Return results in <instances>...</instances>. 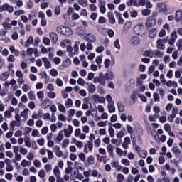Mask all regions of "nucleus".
<instances>
[{"label": "nucleus", "instance_id": "nucleus-12", "mask_svg": "<svg viewBox=\"0 0 182 182\" xmlns=\"http://www.w3.org/2000/svg\"><path fill=\"white\" fill-rule=\"evenodd\" d=\"M175 19L176 22H180L182 19V10H178L176 12Z\"/></svg>", "mask_w": 182, "mask_h": 182}, {"label": "nucleus", "instance_id": "nucleus-8", "mask_svg": "<svg viewBox=\"0 0 182 182\" xmlns=\"http://www.w3.org/2000/svg\"><path fill=\"white\" fill-rule=\"evenodd\" d=\"M116 18L118 19L119 25H123L124 23V19L122 17V13L119 11H115Z\"/></svg>", "mask_w": 182, "mask_h": 182}, {"label": "nucleus", "instance_id": "nucleus-49", "mask_svg": "<svg viewBox=\"0 0 182 182\" xmlns=\"http://www.w3.org/2000/svg\"><path fill=\"white\" fill-rule=\"evenodd\" d=\"M37 97L38 99H43L45 97V94L43 93V91H39L37 92Z\"/></svg>", "mask_w": 182, "mask_h": 182}, {"label": "nucleus", "instance_id": "nucleus-26", "mask_svg": "<svg viewBox=\"0 0 182 182\" xmlns=\"http://www.w3.org/2000/svg\"><path fill=\"white\" fill-rule=\"evenodd\" d=\"M28 95L30 100H36V95L34 91H30Z\"/></svg>", "mask_w": 182, "mask_h": 182}, {"label": "nucleus", "instance_id": "nucleus-31", "mask_svg": "<svg viewBox=\"0 0 182 182\" xmlns=\"http://www.w3.org/2000/svg\"><path fill=\"white\" fill-rule=\"evenodd\" d=\"M54 175L55 177H59L60 176V171L59 170V167L55 166L54 170H53Z\"/></svg>", "mask_w": 182, "mask_h": 182}, {"label": "nucleus", "instance_id": "nucleus-44", "mask_svg": "<svg viewBox=\"0 0 182 182\" xmlns=\"http://www.w3.org/2000/svg\"><path fill=\"white\" fill-rule=\"evenodd\" d=\"M87 147L90 151H92V150H93V141H87Z\"/></svg>", "mask_w": 182, "mask_h": 182}, {"label": "nucleus", "instance_id": "nucleus-64", "mask_svg": "<svg viewBox=\"0 0 182 182\" xmlns=\"http://www.w3.org/2000/svg\"><path fill=\"white\" fill-rule=\"evenodd\" d=\"M27 55L28 56H31V55H32V53H33V48L29 47L27 48Z\"/></svg>", "mask_w": 182, "mask_h": 182}, {"label": "nucleus", "instance_id": "nucleus-4", "mask_svg": "<svg viewBox=\"0 0 182 182\" xmlns=\"http://www.w3.org/2000/svg\"><path fill=\"white\" fill-rule=\"evenodd\" d=\"M158 8L159 9V12H163V14H167V12H168V10H167V6L165 3L158 4Z\"/></svg>", "mask_w": 182, "mask_h": 182}, {"label": "nucleus", "instance_id": "nucleus-3", "mask_svg": "<svg viewBox=\"0 0 182 182\" xmlns=\"http://www.w3.org/2000/svg\"><path fill=\"white\" fill-rule=\"evenodd\" d=\"M83 39H85V41H87V42H89L90 43L96 42L97 41L96 36H95V35L92 33L85 34V36L83 37Z\"/></svg>", "mask_w": 182, "mask_h": 182}, {"label": "nucleus", "instance_id": "nucleus-56", "mask_svg": "<svg viewBox=\"0 0 182 182\" xmlns=\"http://www.w3.org/2000/svg\"><path fill=\"white\" fill-rule=\"evenodd\" d=\"M114 48H116L117 49H120V41H119V39H117L114 43Z\"/></svg>", "mask_w": 182, "mask_h": 182}, {"label": "nucleus", "instance_id": "nucleus-9", "mask_svg": "<svg viewBox=\"0 0 182 182\" xmlns=\"http://www.w3.org/2000/svg\"><path fill=\"white\" fill-rule=\"evenodd\" d=\"M100 12L101 14H105L106 13V1H100Z\"/></svg>", "mask_w": 182, "mask_h": 182}, {"label": "nucleus", "instance_id": "nucleus-5", "mask_svg": "<svg viewBox=\"0 0 182 182\" xmlns=\"http://www.w3.org/2000/svg\"><path fill=\"white\" fill-rule=\"evenodd\" d=\"M167 42V40L164 39H161V38H159L157 40V46H156V48H158V49H161V50H164V42Z\"/></svg>", "mask_w": 182, "mask_h": 182}, {"label": "nucleus", "instance_id": "nucleus-1", "mask_svg": "<svg viewBox=\"0 0 182 182\" xmlns=\"http://www.w3.org/2000/svg\"><path fill=\"white\" fill-rule=\"evenodd\" d=\"M157 16V12H154L152 16H150L147 18L146 22L145 23V26L147 31H150L151 28H154L156 26V23H157V19L156 17Z\"/></svg>", "mask_w": 182, "mask_h": 182}, {"label": "nucleus", "instance_id": "nucleus-30", "mask_svg": "<svg viewBox=\"0 0 182 182\" xmlns=\"http://www.w3.org/2000/svg\"><path fill=\"white\" fill-rule=\"evenodd\" d=\"M56 31L57 32H58V33H61V35H63V33H65V26H58L57 27Z\"/></svg>", "mask_w": 182, "mask_h": 182}, {"label": "nucleus", "instance_id": "nucleus-14", "mask_svg": "<svg viewBox=\"0 0 182 182\" xmlns=\"http://www.w3.org/2000/svg\"><path fill=\"white\" fill-rule=\"evenodd\" d=\"M73 33V31H72V29H70V28L65 26L64 33H63L65 36H71Z\"/></svg>", "mask_w": 182, "mask_h": 182}, {"label": "nucleus", "instance_id": "nucleus-54", "mask_svg": "<svg viewBox=\"0 0 182 182\" xmlns=\"http://www.w3.org/2000/svg\"><path fill=\"white\" fill-rule=\"evenodd\" d=\"M28 112H29V109L28 108H26L23 111L21 112V114L22 117H26L28 116Z\"/></svg>", "mask_w": 182, "mask_h": 182}, {"label": "nucleus", "instance_id": "nucleus-50", "mask_svg": "<svg viewBox=\"0 0 182 182\" xmlns=\"http://www.w3.org/2000/svg\"><path fill=\"white\" fill-rule=\"evenodd\" d=\"M162 152H160V156H166V154L167 153V148L166 146H162L161 148Z\"/></svg>", "mask_w": 182, "mask_h": 182}, {"label": "nucleus", "instance_id": "nucleus-63", "mask_svg": "<svg viewBox=\"0 0 182 182\" xmlns=\"http://www.w3.org/2000/svg\"><path fill=\"white\" fill-rule=\"evenodd\" d=\"M37 143L39 146H43V144H45V139L43 138H41L37 140Z\"/></svg>", "mask_w": 182, "mask_h": 182}, {"label": "nucleus", "instance_id": "nucleus-42", "mask_svg": "<svg viewBox=\"0 0 182 182\" xmlns=\"http://www.w3.org/2000/svg\"><path fill=\"white\" fill-rule=\"evenodd\" d=\"M106 99H107V101L108 102V105L114 103V102H113V98L112 97V95H107L106 97Z\"/></svg>", "mask_w": 182, "mask_h": 182}, {"label": "nucleus", "instance_id": "nucleus-21", "mask_svg": "<svg viewBox=\"0 0 182 182\" xmlns=\"http://www.w3.org/2000/svg\"><path fill=\"white\" fill-rule=\"evenodd\" d=\"M132 43L134 46L139 45V43H140V38L139 37H137V36L132 37Z\"/></svg>", "mask_w": 182, "mask_h": 182}, {"label": "nucleus", "instance_id": "nucleus-45", "mask_svg": "<svg viewBox=\"0 0 182 182\" xmlns=\"http://www.w3.org/2000/svg\"><path fill=\"white\" fill-rule=\"evenodd\" d=\"M164 129L165 132H171V126L169 124H165Z\"/></svg>", "mask_w": 182, "mask_h": 182}, {"label": "nucleus", "instance_id": "nucleus-25", "mask_svg": "<svg viewBox=\"0 0 182 182\" xmlns=\"http://www.w3.org/2000/svg\"><path fill=\"white\" fill-rule=\"evenodd\" d=\"M88 92H90V93H95V92H96V85H95V84H90L88 86Z\"/></svg>", "mask_w": 182, "mask_h": 182}, {"label": "nucleus", "instance_id": "nucleus-60", "mask_svg": "<svg viewBox=\"0 0 182 182\" xmlns=\"http://www.w3.org/2000/svg\"><path fill=\"white\" fill-rule=\"evenodd\" d=\"M48 96L50 99H55L56 97V93L55 92H50L48 93Z\"/></svg>", "mask_w": 182, "mask_h": 182}, {"label": "nucleus", "instance_id": "nucleus-11", "mask_svg": "<svg viewBox=\"0 0 182 182\" xmlns=\"http://www.w3.org/2000/svg\"><path fill=\"white\" fill-rule=\"evenodd\" d=\"M87 164H85V166H93V164H95V161H96V159L92 155H90L87 158Z\"/></svg>", "mask_w": 182, "mask_h": 182}, {"label": "nucleus", "instance_id": "nucleus-46", "mask_svg": "<svg viewBox=\"0 0 182 182\" xmlns=\"http://www.w3.org/2000/svg\"><path fill=\"white\" fill-rule=\"evenodd\" d=\"M104 65L106 69H109V67L110 66V59H105L104 61Z\"/></svg>", "mask_w": 182, "mask_h": 182}, {"label": "nucleus", "instance_id": "nucleus-39", "mask_svg": "<svg viewBox=\"0 0 182 182\" xmlns=\"http://www.w3.org/2000/svg\"><path fill=\"white\" fill-rule=\"evenodd\" d=\"M2 26H4V28L5 29H11V23H8L6 21L3 22Z\"/></svg>", "mask_w": 182, "mask_h": 182}, {"label": "nucleus", "instance_id": "nucleus-51", "mask_svg": "<svg viewBox=\"0 0 182 182\" xmlns=\"http://www.w3.org/2000/svg\"><path fill=\"white\" fill-rule=\"evenodd\" d=\"M50 74L55 77L58 76V70H56L55 68H53L51 69Z\"/></svg>", "mask_w": 182, "mask_h": 182}, {"label": "nucleus", "instance_id": "nucleus-55", "mask_svg": "<svg viewBox=\"0 0 182 182\" xmlns=\"http://www.w3.org/2000/svg\"><path fill=\"white\" fill-rule=\"evenodd\" d=\"M174 119H176V115L174 114H170L168 117V119L171 123H173V122H174Z\"/></svg>", "mask_w": 182, "mask_h": 182}, {"label": "nucleus", "instance_id": "nucleus-61", "mask_svg": "<svg viewBox=\"0 0 182 182\" xmlns=\"http://www.w3.org/2000/svg\"><path fill=\"white\" fill-rule=\"evenodd\" d=\"M80 18V16L77 13H73L72 16L73 21H76Z\"/></svg>", "mask_w": 182, "mask_h": 182}, {"label": "nucleus", "instance_id": "nucleus-37", "mask_svg": "<svg viewBox=\"0 0 182 182\" xmlns=\"http://www.w3.org/2000/svg\"><path fill=\"white\" fill-rule=\"evenodd\" d=\"M79 43H80V42L79 41H76L74 46V53H77V52L79 51Z\"/></svg>", "mask_w": 182, "mask_h": 182}, {"label": "nucleus", "instance_id": "nucleus-38", "mask_svg": "<svg viewBox=\"0 0 182 182\" xmlns=\"http://www.w3.org/2000/svg\"><path fill=\"white\" fill-rule=\"evenodd\" d=\"M25 132L23 133L24 136H29L30 132H32V128H30L28 127H25Z\"/></svg>", "mask_w": 182, "mask_h": 182}, {"label": "nucleus", "instance_id": "nucleus-2", "mask_svg": "<svg viewBox=\"0 0 182 182\" xmlns=\"http://www.w3.org/2000/svg\"><path fill=\"white\" fill-rule=\"evenodd\" d=\"M143 29H144V26L143 25H136L134 27V32L136 35L140 36V35H143L144 33Z\"/></svg>", "mask_w": 182, "mask_h": 182}, {"label": "nucleus", "instance_id": "nucleus-18", "mask_svg": "<svg viewBox=\"0 0 182 182\" xmlns=\"http://www.w3.org/2000/svg\"><path fill=\"white\" fill-rule=\"evenodd\" d=\"M127 5L128 6H132V5H134V6L139 7V1H137V0H129L127 2Z\"/></svg>", "mask_w": 182, "mask_h": 182}, {"label": "nucleus", "instance_id": "nucleus-22", "mask_svg": "<svg viewBox=\"0 0 182 182\" xmlns=\"http://www.w3.org/2000/svg\"><path fill=\"white\" fill-rule=\"evenodd\" d=\"M108 109L109 113H114L116 112V107H114V102L108 104Z\"/></svg>", "mask_w": 182, "mask_h": 182}, {"label": "nucleus", "instance_id": "nucleus-59", "mask_svg": "<svg viewBox=\"0 0 182 182\" xmlns=\"http://www.w3.org/2000/svg\"><path fill=\"white\" fill-rule=\"evenodd\" d=\"M113 145H109L107 147V150L109 153V154H113Z\"/></svg>", "mask_w": 182, "mask_h": 182}, {"label": "nucleus", "instance_id": "nucleus-36", "mask_svg": "<svg viewBox=\"0 0 182 182\" xmlns=\"http://www.w3.org/2000/svg\"><path fill=\"white\" fill-rule=\"evenodd\" d=\"M98 81V82L100 83V85H102V86H105V85H106V80L102 77H99L97 80Z\"/></svg>", "mask_w": 182, "mask_h": 182}, {"label": "nucleus", "instance_id": "nucleus-10", "mask_svg": "<svg viewBox=\"0 0 182 182\" xmlns=\"http://www.w3.org/2000/svg\"><path fill=\"white\" fill-rule=\"evenodd\" d=\"M50 39L52 41V43H54V44L58 43V36L56 34V33L50 32Z\"/></svg>", "mask_w": 182, "mask_h": 182}, {"label": "nucleus", "instance_id": "nucleus-6", "mask_svg": "<svg viewBox=\"0 0 182 182\" xmlns=\"http://www.w3.org/2000/svg\"><path fill=\"white\" fill-rule=\"evenodd\" d=\"M107 16L109 18V23H111L112 25H114L116 23V18H114V14H113V12H108Z\"/></svg>", "mask_w": 182, "mask_h": 182}, {"label": "nucleus", "instance_id": "nucleus-57", "mask_svg": "<svg viewBox=\"0 0 182 182\" xmlns=\"http://www.w3.org/2000/svg\"><path fill=\"white\" fill-rule=\"evenodd\" d=\"M55 15H60V6H57L54 10Z\"/></svg>", "mask_w": 182, "mask_h": 182}, {"label": "nucleus", "instance_id": "nucleus-24", "mask_svg": "<svg viewBox=\"0 0 182 182\" xmlns=\"http://www.w3.org/2000/svg\"><path fill=\"white\" fill-rule=\"evenodd\" d=\"M70 65H72V61L70 60V58H67L65 61L63 62V68H68V66H70Z\"/></svg>", "mask_w": 182, "mask_h": 182}, {"label": "nucleus", "instance_id": "nucleus-33", "mask_svg": "<svg viewBox=\"0 0 182 182\" xmlns=\"http://www.w3.org/2000/svg\"><path fill=\"white\" fill-rule=\"evenodd\" d=\"M154 55H156L158 58H163V52L159 51V50H155L154 52H152Z\"/></svg>", "mask_w": 182, "mask_h": 182}, {"label": "nucleus", "instance_id": "nucleus-34", "mask_svg": "<svg viewBox=\"0 0 182 182\" xmlns=\"http://www.w3.org/2000/svg\"><path fill=\"white\" fill-rule=\"evenodd\" d=\"M38 176L40 178H45V177H46V172H45V170H40L38 172Z\"/></svg>", "mask_w": 182, "mask_h": 182}, {"label": "nucleus", "instance_id": "nucleus-41", "mask_svg": "<svg viewBox=\"0 0 182 182\" xmlns=\"http://www.w3.org/2000/svg\"><path fill=\"white\" fill-rule=\"evenodd\" d=\"M151 11L149 9H144L142 11V15L144 16H149V15H150L151 14Z\"/></svg>", "mask_w": 182, "mask_h": 182}, {"label": "nucleus", "instance_id": "nucleus-28", "mask_svg": "<svg viewBox=\"0 0 182 182\" xmlns=\"http://www.w3.org/2000/svg\"><path fill=\"white\" fill-rule=\"evenodd\" d=\"M63 131L60 130L58 132V135L57 136V140L58 141H62L63 140Z\"/></svg>", "mask_w": 182, "mask_h": 182}, {"label": "nucleus", "instance_id": "nucleus-48", "mask_svg": "<svg viewBox=\"0 0 182 182\" xmlns=\"http://www.w3.org/2000/svg\"><path fill=\"white\" fill-rule=\"evenodd\" d=\"M22 89L23 90V92H29V90L31 89V87H29V85L28 84H24L23 86H22Z\"/></svg>", "mask_w": 182, "mask_h": 182}, {"label": "nucleus", "instance_id": "nucleus-32", "mask_svg": "<svg viewBox=\"0 0 182 182\" xmlns=\"http://www.w3.org/2000/svg\"><path fill=\"white\" fill-rule=\"evenodd\" d=\"M139 156L141 159H146L147 157V151H141V152H139Z\"/></svg>", "mask_w": 182, "mask_h": 182}, {"label": "nucleus", "instance_id": "nucleus-16", "mask_svg": "<svg viewBox=\"0 0 182 182\" xmlns=\"http://www.w3.org/2000/svg\"><path fill=\"white\" fill-rule=\"evenodd\" d=\"M156 35H157V29L156 28H152L149 31V38L153 39V38H154V36H156Z\"/></svg>", "mask_w": 182, "mask_h": 182}, {"label": "nucleus", "instance_id": "nucleus-19", "mask_svg": "<svg viewBox=\"0 0 182 182\" xmlns=\"http://www.w3.org/2000/svg\"><path fill=\"white\" fill-rule=\"evenodd\" d=\"M4 6H6L5 7L6 11H7V12H9V14H12V12H14V6H10L9 4L5 3Z\"/></svg>", "mask_w": 182, "mask_h": 182}, {"label": "nucleus", "instance_id": "nucleus-20", "mask_svg": "<svg viewBox=\"0 0 182 182\" xmlns=\"http://www.w3.org/2000/svg\"><path fill=\"white\" fill-rule=\"evenodd\" d=\"M172 151H173V153H174V154H176V156L177 158L181 157V152H180V150L178 149V147H177V146H173V147L172 148Z\"/></svg>", "mask_w": 182, "mask_h": 182}, {"label": "nucleus", "instance_id": "nucleus-13", "mask_svg": "<svg viewBox=\"0 0 182 182\" xmlns=\"http://www.w3.org/2000/svg\"><path fill=\"white\" fill-rule=\"evenodd\" d=\"M9 77V72L6 71L0 75V80L5 82Z\"/></svg>", "mask_w": 182, "mask_h": 182}, {"label": "nucleus", "instance_id": "nucleus-52", "mask_svg": "<svg viewBox=\"0 0 182 182\" xmlns=\"http://www.w3.org/2000/svg\"><path fill=\"white\" fill-rule=\"evenodd\" d=\"M108 132L111 137H114V129H113V127H110L108 129Z\"/></svg>", "mask_w": 182, "mask_h": 182}, {"label": "nucleus", "instance_id": "nucleus-40", "mask_svg": "<svg viewBox=\"0 0 182 182\" xmlns=\"http://www.w3.org/2000/svg\"><path fill=\"white\" fill-rule=\"evenodd\" d=\"M78 157L81 161H86V155L84 153H80Z\"/></svg>", "mask_w": 182, "mask_h": 182}, {"label": "nucleus", "instance_id": "nucleus-27", "mask_svg": "<svg viewBox=\"0 0 182 182\" xmlns=\"http://www.w3.org/2000/svg\"><path fill=\"white\" fill-rule=\"evenodd\" d=\"M67 52H70V53L68 54V56H70V58H72L73 55H75V53H72L73 52V48L71 46H67Z\"/></svg>", "mask_w": 182, "mask_h": 182}, {"label": "nucleus", "instance_id": "nucleus-35", "mask_svg": "<svg viewBox=\"0 0 182 182\" xmlns=\"http://www.w3.org/2000/svg\"><path fill=\"white\" fill-rule=\"evenodd\" d=\"M43 43H44V45H46V46H49V45H50V39H49L48 38L44 37Z\"/></svg>", "mask_w": 182, "mask_h": 182}, {"label": "nucleus", "instance_id": "nucleus-53", "mask_svg": "<svg viewBox=\"0 0 182 182\" xmlns=\"http://www.w3.org/2000/svg\"><path fill=\"white\" fill-rule=\"evenodd\" d=\"M107 35L109 38H113L114 36V31L113 29H109L107 31Z\"/></svg>", "mask_w": 182, "mask_h": 182}, {"label": "nucleus", "instance_id": "nucleus-15", "mask_svg": "<svg viewBox=\"0 0 182 182\" xmlns=\"http://www.w3.org/2000/svg\"><path fill=\"white\" fill-rule=\"evenodd\" d=\"M32 43H33V36H30L28 37V38L27 39L26 42L24 44V46L26 48H29L30 45H32Z\"/></svg>", "mask_w": 182, "mask_h": 182}, {"label": "nucleus", "instance_id": "nucleus-17", "mask_svg": "<svg viewBox=\"0 0 182 182\" xmlns=\"http://www.w3.org/2000/svg\"><path fill=\"white\" fill-rule=\"evenodd\" d=\"M50 105H52V100H50V99H46L43 102V106H44V109H48V107H49Z\"/></svg>", "mask_w": 182, "mask_h": 182}, {"label": "nucleus", "instance_id": "nucleus-47", "mask_svg": "<svg viewBox=\"0 0 182 182\" xmlns=\"http://www.w3.org/2000/svg\"><path fill=\"white\" fill-rule=\"evenodd\" d=\"M11 39H13V41H16L19 39V35H18L17 32L13 33V34L11 35Z\"/></svg>", "mask_w": 182, "mask_h": 182}, {"label": "nucleus", "instance_id": "nucleus-62", "mask_svg": "<svg viewBox=\"0 0 182 182\" xmlns=\"http://www.w3.org/2000/svg\"><path fill=\"white\" fill-rule=\"evenodd\" d=\"M159 38H164L166 36V30L161 29L159 33Z\"/></svg>", "mask_w": 182, "mask_h": 182}, {"label": "nucleus", "instance_id": "nucleus-29", "mask_svg": "<svg viewBox=\"0 0 182 182\" xmlns=\"http://www.w3.org/2000/svg\"><path fill=\"white\" fill-rule=\"evenodd\" d=\"M73 140H75V144H76L77 147L79 149H82V147H83V142L77 141L75 138H73Z\"/></svg>", "mask_w": 182, "mask_h": 182}, {"label": "nucleus", "instance_id": "nucleus-58", "mask_svg": "<svg viewBox=\"0 0 182 182\" xmlns=\"http://www.w3.org/2000/svg\"><path fill=\"white\" fill-rule=\"evenodd\" d=\"M122 163L124 164V166H129L130 164V161L127 159H122Z\"/></svg>", "mask_w": 182, "mask_h": 182}, {"label": "nucleus", "instance_id": "nucleus-43", "mask_svg": "<svg viewBox=\"0 0 182 182\" xmlns=\"http://www.w3.org/2000/svg\"><path fill=\"white\" fill-rule=\"evenodd\" d=\"M79 4L82 5L84 8H86V6H87V0H80Z\"/></svg>", "mask_w": 182, "mask_h": 182}, {"label": "nucleus", "instance_id": "nucleus-7", "mask_svg": "<svg viewBox=\"0 0 182 182\" xmlns=\"http://www.w3.org/2000/svg\"><path fill=\"white\" fill-rule=\"evenodd\" d=\"M103 78L105 80H113L114 79V74H113V72L109 71L104 75Z\"/></svg>", "mask_w": 182, "mask_h": 182}, {"label": "nucleus", "instance_id": "nucleus-23", "mask_svg": "<svg viewBox=\"0 0 182 182\" xmlns=\"http://www.w3.org/2000/svg\"><path fill=\"white\" fill-rule=\"evenodd\" d=\"M132 26V22L127 21V23H124L123 26V31L124 32H127L129 29H130V27Z\"/></svg>", "mask_w": 182, "mask_h": 182}]
</instances>
